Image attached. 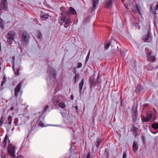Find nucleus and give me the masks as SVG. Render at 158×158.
I'll use <instances>...</instances> for the list:
<instances>
[{"instance_id":"1","label":"nucleus","mask_w":158,"mask_h":158,"mask_svg":"<svg viewBox=\"0 0 158 158\" xmlns=\"http://www.w3.org/2000/svg\"><path fill=\"white\" fill-rule=\"evenodd\" d=\"M48 77L47 79L48 84L49 85L53 86L55 84L56 77V72L52 69L50 68L48 69Z\"/></svg>"},{"instance_id":"2","label":"nucleus","mask_w":158,"mask_h":158,"mask_svg":"<svg viewBox=\"0 0 158 158\" xmlns=\"http://www.w3.org/2000/svg\"><path fill=\"white\" fill-rule=\"evenodd\" d=\"M30 39L29 34L26 31L23 32L21 36V43L24 46H27L29 43Z\"/></svg>"},{"instance_id":"3","label":"nucleus","mask_w":158,"mask_h":158,"mask_svg":"<svg viewBox=\"0 0 158 158\" xmlns=\"http://www.w3.org/2000/svg\"><path fill=\"white\" fill-rule=\"evenodd\" d=\"M89 82V85L91 88L94 86L96 84H100L101 82V80L100 76L98 75L96 80L94 76L92 75L90 78Z\"/></svg>"},{"instance_id":"4","label":"nucleus","mask_w":158,"mask_h":158,"mask_svg":"<svg viewBox=\"0 0 158 158\" xmlns=\"http://www.w3.org/2000/svg\"><path fill=\"white\" fill-rule=\"evenodd\" d=\"M147 116L146 117H144L143 120L145 122H148L149 121L150 119L152 118L154 121L156 118L153 113L152 111H148L147 113Z\"/></svg>"},{"instance_id":"5","label":"nucleus","mask_w":158,"mask_h":158,"mask_svg":"<svg viewBox=\"0 0 158 158\" xmlns=\"http://www.w3.org/2000/svg\"><path fill=\"white\" fill-rule=\"evenodd\" d=\"M8 148V153L12 157H14L15 156L16 148L12 144L9 143Z\"/></svg>"},{"instance_id":"6","label":"nucleus","mask_w":158,"mask_h":158,"mask_svg":"<svg viewBox=\"0 0 158 158\" xmlns=\"http://www.w3.org/2000/svg\"><path fill=\"white\" fill-rule=\"evenodd\" d=\"M131 112L132 113V120L133 123H135L136 122L138 116L137 106L134 105L133 106Z\"/></svg>"},{"instance_id":"7","label":"nucleus","mask_w":158,"mask_h":158,"mask_svg":"<svg viewBox=\"0 0 158 158\" xmlns=\"http://www.w3.org/2000/svg\"><path fill=\"white\" fill-rule=\"evenodd\" d=\"M7 7V0H1L0 4V11L2 10H6Z\"/></svg>"},{"instance_id":"8","label":"nucleus","mask_w":158,"mask_h":158,"mask_svg":"<svg viewBox=\"0 0 158 158\" xmlns=\"http://www.w3.org/2000/svg\"><path fill=\"white\" fill-rule=\"evenodd\" d=\"M152 127L153 130L152 129H150V131L153 133L155 134L158 132V123H153L152 124Z\"/></svg>"},{"instance_id":"9","label":"nucleus","mask_w":158,"mask_h":158,"mask_svg":"<svg viewBox=\"0 0 158 158\" xmlns=\"http://www.w3.org/2000/svg\"><path fill=\"white\" fill-rule=\"evenodd\" d=\"M142 39L144 42H149L151 41L152 40V37L149 31L148 32L147 35L143 36Z\"/></svg>"},{"instance_id":"10","label":"nucleus","mask_w":158,"mask_h":158,"mask_svg":"<svg viewBox=\"0 0 158 158\" xmlns=\"http://www.w3.org/2000/svg\"><path fill=\"white\" fill-rule=\"evenodd\" d=\"M21 86L22 83H19L17 85L15 88V93L16 97H17L19 95V93L21 89Z\"/></svg>"},{"instance_id":"11","label":"nucleus","mask_w":158,"mask_h":158,"mask_svg":"<svg viewBox=\"0 0 158 158\" xmlns=\"http://www.w3.org/2000/svg\"><path fill=\"white\" fill-rule=\"evenodd\" d=\"M131 131L135 137L138 135V128L135 126L134 124L132 125Z\"/></svg>"},{"instance_id":"12","label":"nucleus","mask_w":158,"mask_h":158,"mask_svg":"<svg viewBox=\"0 0 158 158\" xmlns=\"http://www.w3.org/2000/svg\"><path fill=\"white\" fill-rule=\"evenodd\" d=\"M12 59L13 60L12 61V63L13 64L12 65V68L14 71L15 72V73L18 76L19 75V69H16V70L15 69V57L14 56H13L12 57Z\"/></svg>"},{"instance_id":"13","label":"nucleus","mask_w":158,"mask_h":158,"mask_svg":"<svg viewBox=\"0 0 158 158\" xmlns=\"http://www.w3.org/2000/svg\"><path fill=\"white\" fill-rule=\"evenodd\" d=\"M114 0H105V7L109 8L111 7L112 4Z\"/></svg>"},{"instance_id":"14","label":"nucleus","mask_w":158,"mask_h":158,"mask_svg":"<svg viewBox=\"0 0 158 158\" xmlns=\"http://www.w3.org/2000/svg\"><path fill=\"white\" fill-rule=\"evenodd\" d=\"M76 14V12L75 9L71 7L69 8V10L67 13V15L68 16L72 15H75Z\"/></svg>"},{"instance_id":"15","label":"nucleus","mask_w":158,"mask_h":158,"mask_svg":"<svg viewBox=\"0 0 158 158\" xmlns=\"http://www.w3.org/2000/svg\"><path fill=\"white\" fill-rule=\"evenodd\" d=\"M152 52L151 51L148 52L147 53V56L150 60L154 61L155 60L156 58L154 55H152Z\"/></svg>"},{"instance_id":"16","label":"nucleus","mask_w":158,"mask_h":158,"mask_svg":"<svg viewBox=\"0 0 158 158\" xmlns=\"http://www.w3.org/2000/svg\"><path fill=\"white\" fill-rule=\"evenodd\" d=\"M15 32L13 31H11L8 32L7 37H10L14 39V37L15 36Z\"/></svg>"},{"instance_id":"17","label":"nucleus","mask_w":158,"mask_h":158,"mask_svg":"<svg viewBox=\"0 0 158 158\" xmlns=\"http://www.w3.org/2000/svg\"><path fill=\"white\" fill-rule=\"evenodd\" d=\"M7 135H6L5 136V137L4 138V139L2 143V146L3 148H5L7 144Z\"/></svg>"},{"instance_id":"18","label":"nucleus","mask_w":158,"mask_h":158,"mask_svg":"<svg viewBox=\"0 0 158 158\" xmlns=\"http://www.w3.org/2000/svg\"><path fill=\"white\" fill-rule=\"evenodd\" d=\"M84 79H83L81 82L79 83V92L81 94V93L82 87L84 85Z\"/></svg>"},{"instance_id":"19","label":"nucleus","mask_w":158,"mask_h":158,"mask_svg":"<svg viewBox=\"0 0 158 158\" xmlns=\"http://www.w3.org/2000/svg\"><path fill=\"white\" fill-rule=\"evenodd\" d=\"M138 147L137 145V142L134 141L133 144V150L134 152H136L138 150Z\"/></svg>"},{"instance_id":"20","label":"nucleus","mask_w":158,"mask_h":158,"mask_svg":"<svg viewBox=\"0 0 158 158\" xmlns=\"http://www.w3.org/2000/svg\"><path fill=\"white\" fill-rule=\"evenodd\" d=\"M102 142V139L99 138H97L96 139V141L95 143V145H96L97 148H98L100 144Z\"/></svg>"},{"instance_id":"21","label":"nucleus","mask_w":158,"mask_h":158,"mask_svg":"<svg viewBox=\"0 0 158 158\" xmlns=\"http://www.w3.org/2000/svg\"><path fill=\"white\" fill-rule=\"evenodd\" d=\"M80 77V75L79 73H77V74H75V76L74 77V83L76 84L77 83Z\"/></svg>"},{"instance_id":"22","label":"nucleus","mask_w":158,"mask_h":158,"mask_svg":"<svg viewBox=\"0 0 158 158\" xmlns=\"http://www.w3.org/2000/svg\"><path fill=\"white\" fill-rule=\"evenodd\" d=\"M143 87L141 86L140 85H137L136 89L135 90V91L136 92H138L139 91H142L143 90Z\"/></svg>"},{"instance_id":"23","label":"nucleus","mask_w":158,"mask_h":158,"mask_svg":"<svg viewBox=\"0 0 158 158\" xmlns=\"http://www.w3.org/2000/svg\"><path fill=\"white\" fill-rule=\"evenodd\" d=\"M93 1V7L96 9V6L98 5L99 3V0H92Z\"/></svg>"},{"instance_id":"24","label":"nucleus","mask_w":158,"mask_h":158,"mask_svg":"<svg viewBox=\"0 0 158 158\" xmlns=\"http://www.w3.org/2000/svg\"><path fill=\"white\" fill-rule=\"evenodd\" d=\"M6 81V78L5 76L4 75L3 77L1 85V87L3 86L4 84H5Z\"/></svg>"},{"instance_id":"25","label":"nucleus","mask_w":158,"mask_h":158,"mask_svg":"<svg viewBox=\"0 0 158 158\" xmlns=\"http://www.w3.org/2000/svg\"><path fill=\"white\" fill-rule=\"evenodd\" d=\"M7 42L9 44H11L14 41V39L10 37H7Z\"/></svg>"},{"instance_id":"26","label":"nucleus","mask_w":158,"mask_h":158,"mask_svg":"<svg viewBox=\"0 0 158 158\" xmlns=\"http://www.w3.org/2000/svg\"><path fill=\"white\" fill-rule=\"evenodd\" d=\"M49 16V15L48 14H44V15H41L40 16V17L43 20H45L47 19L48 18Z\"/></svg>"},{"instance_id":"27","label":"nucleus","mask_w":158,"mask_h":158,"mask_svg":"<svg viewBox=\"0 0 158 158\" xmlns=\"http://www.w3.org/2000/svg\"><path fill=\"white\" fill-rule=\"evenodd\" d=\"M70 22V19L69 18H67L66 20V21L65 22V25H64V27L67 28L68 27V26H69V25H68L69 24Z\"/></svg>"},{"instance_id":"28","label":"nucleus","mask_w":158,"mask_h":158,"mask_svg":"<svg viewBox=\"0 0 158 158\" xmlns=\"http://www.w3.org/2000/svg\"><path fill=\"white\" fill-rule=\"evenodd\" d=\"M42 38V35L40 31L37 32V35L36 36V38L37 39H41Z\"/></svg>"},{"instance_id":"29","label":"nucleus","mask_w":158,"mask_h":158,"mask_svg":"<svg viewBox=\"0 0 158 158\" xmlns=\"http://www.w3.org/2000/svg\"><path fill=\"white\" fill-rule=\"evenodd\" d=\"M110 42H108L105 44L104 48L106 49H107L110 45Z\"/></svg>"},{"instance_id":"30","label":"nucleus","mask_w":158,"mask_h":158,"mask_svg":"<svg viewBox=\"0 0 158 158\" xmlns=\"http://www.w3.org/2000/svg\"><path fill=\"white\" fill-rule=\"evenodd\" d=\"M3 23V20L0 18V27L2 29H3L4 28Z\"/></svg>"},{"instance_id":"31","label":"nucleus","mask_w":158,"mask_h":158,"mask_svg":"<svg viewBox=\"0 0 158 158\" xmlns=\"http://www.w3.org/2000/svg\"><path fill=\"white\" fill-rule=\"evenodd\" d=\"M12 117L10 115L9 116L8 118V123L9 124H11L12 122Z\"/></svg>"},{"instance_id":"32","label":"nucleus","mask_w":158,"mask_h":158,"mask_svg":"<svg viewBox=\"0 0 158 158\" xmlns=\"http://www.w3.org/2000/svg\"><path fill=\"white\" fill-rule=\"evenodd\" d=\"M65 105L64 103L61 102L59 104V106L61 108H64L65 107Z\"/></svg>"},{"instance_id":"33","label":"nucleus","mask_w":158,"mask_h":158,"mask_svg":"<svg viewBox=\"0 0 158 158\" xmlns=\"http://www.w3.org/2000/svg\"><path fill=\"white\" fill-rule=\"evenodd\" d=\"M4 121L3 117L2 116L0 119V126H2Z\"/></svg>"},{"instance_id":"34","label":"nucleus","mask_w":158,"mask_h":158,"mask_svg":"<svg viewBox=\"0 0 158 158\" xmlns=\"http://www.w3.org/2000/svg\"><path fill=\"white\" fill-rule=\"evenodd\" d=\"M90 50L89 51V52H88V54L86 57V59H85L86 62H87L89 60V56L90 55Z\"/></svg>"},{"instance_id":"35","label":"nucleus","mask_w":158,"mask_h":158,"mask_svg":"<svg viewBox=\"0 0 158 158\" xmlns=\"http://www.w3.org/2000/svg\"><path fill=\"white\" fill-rule=\"evenodd\" d=\"M136 9H137V10L139 12V14L140 15H141V13L140 12L139 9V8L137 4H136Z\"/></svg>"},{"instance_id":"36","label":"nucleus","mask_w":158,"mask_h":158,"mask_svg":"<svg viewBox=\"0 0 158 158\" xmlns=\"http://www.w3.org/2000/svg\"><path fill=\"white\" fill-rule=\"evenodd\" d=\"M82 63H78V65H77V68H80L82 66Z\"/></svg>"},{"instance_id":"37","label":"nucleus","mask_w":158,"mask_h":158,"mask_svg":"<svg viewBox=\"0 0 158 158\" xmlns=\"http://www.w3.org/2000/svg\"><path fill=\"white\" fill-rule=\"evenodd\" d=\"M127 157V154L126 152H124L123 153V156L122 158H126Z\"/></svg>"},{"instance_id":"38","label":"nucleus","mask_w":158,"mask_h":158,"mask_svg":"<svg viewBox=\"0 0 158 158\" xmlns=\"http://www.w3.org/2000/svg\"><path fill=\"white\" fill-rule=\"evenodd\" d=\"M49 107V106L48 105H46L44 108V111H43V112L46 111V110H47L48 108Z\"/></svg>"},{"instance_id":"39","label":"nucleus","mask_w":158,"mask_h":158,"mask_svg":"<svg viewBox=\"0 0 158 158\" xmlns=\"http://www.w3.org/2000/svg\"><path fill=\"white\" fill-rule=\"evenodd\" d=\"M92 158V156H90V152H89L88 153L87 158Z\"/></svg>"},{"instance_id":"40","label":"nucleus","mask_w":158,"mask_h":158,"mask_svg":"<svg viewBox=\"0 0 158 158\" xmlns=\"http://www.w3.org/2000/svg\"><path fill=\"white\" fill-rule=\"evenodd\" d=\"M17 123H18V119L16 118H15V119L14 120V123L16 125L17 124Z\"/></svg>"},{"instance_id":"41","label":"nucleus","mask_w":158,"mask_h":158,"mask_svg":"<svg viewBox=\"0 0 158 158\" xmlns=\"http://www.w3.org/2000/svg\"><path fill=\"white\" fill-rule=\"evenodd\" d=\"M105 153H106V154L107 156H109L108 152L107 151L106 149L105 150Z\"/></svg>"},{"instance_id":"42","label":"nucleus","mask_w":158,"mask_h":158,"mask_svg":"<svg viewBox=\"0 0 158 158\" xmlns=\"http://www.w3.org/2000/svg\"><path fill=\"white\" fill-rule=\"evenodd\" d=\"M39 124L40 126H41L42 127H43L44 126V124L42 122L40 123Z\"/></svg>"},{"instance_id":"43","label":"nucleus","mask_w":158,"mask_h":158,"mask_svg":"<svg viewBox=\"0 0 158 158\" xmlns=\"http://www.w3.org/2000/svg\"><path fill=\"white\" fill-rule=\"evenodd\" d=\"M66 17H67L66 16H62V18H63V19H64V21L65 20V19H66Z\"/></svg>"},{"instance_id":"44","label":"nucleus","mask_w":158,"mask_h":158,"mask_svg":"<svg viewBox=\"0 0 158 158\" xmlns=\"http://www.w3.org/2000/svg\"><path fill=\"white\" fill-rule=\"evenodd\" d=\"M1 158H6V156L5 155H1Z\"/></svg>"},{"instance_id":"45","label":"nucleus","mask_w":158,"mask_h":158,"mask_svg":"<svg viewBox=\"0 0 158 158\" xmlns=\"http://www.w3.org/2000/svg\"><path fill=\"white\" fill-rule=\"evenodd\" d=\"M73 94H72L70 96V98L72 100H73Z\"/></svg>"},{"instance_id":"46","label":"nucleus","mask_w":158,"mask_h":158,"mask_svg":"<svg viewBox=\"0 0 158 158\" xmlns=\"http://www.w3.org/2000/svg\"><path fill=\"white\" fill-rule=\"evenodd\" d=\"M64 19H63V18H62L61 19V23H63L65 21H64Z\"/></svg>"},{"instance_id":"47","label":"nucleus","mask_w":158,"mask_h":158,"mask_svg":"<svg viewBox=\"0 0 158 158\" xmlns=\"http://www.w3.org/2000/svg\"><path fill=\"white\" fill-rule=\"evenodd\" d=\"M10 110H14V108L13 106H11V107L10 108Z\"/></svg>"},{"instance_id":"48","label":"nucleus","mask_w":158,"mask_h":158,"mask_svg":"<svg viewBox=\"0 0 158 158\" xmlns=\"http://www.w3.org/2000/svg\"><path fill=\"white\" fill-rule=\"evenodd\" d=\"M152 6H150V10H152Z\"/></svg>"},{"instance_id":"49","label":"nucleus","mask_w":158,"mask_h":158,"mask_svg":"<svg viewBox=\"0 0 158 158\" xmlns=\"http://www.w3.org/2000/svg\"><path fill=\"white\" fill-rule=\"evenodd\" d=\"M75 107L76 109H78V106H75Z\"/></svg>"},{"instance_id":"50","label":"nucleus","mask_w":158,"mask_h":158,"mask_svg":"<svg viewBox=\"0 0 158 158\" xmlns=\"http://www.w3.org/2000/svg\"><path fill=\"white\" fill-rule=\"evenodd\" d=\"M1 65V63L0 62V66ZM1 69V67L0 66V69Z\"/></svg>"},{"instance_id":"51","label":"nucleus","mask_w":158,"mask_h":158,"mask_svg":"<svg viewBox=\"0 0 158 158\" xmlns=\"http://www.w3.org/2000/svg\"><path fill=\"white\" fill-rule=\"evenodd\" d=\"M154 110V111H155V112L156 113V110H155V109Z\"/></svg>"},{"instance_id":"52","label":"nucleus","mask_w":158,"mask_h":158,"mask_svg":"<svg viewBox=\"0 0 158 158\" xmlns=\"http://www.w3.org/2000/svg\"><path fill=\"white\" fill-rule=\"evenodd\" d=\"M56 102L57 103L58 102H59V101L58 100H56Z\"/></svg>"},{"instance_id":"53","label":"nucleus","mask_w":158,"mask_h":158,"mask_svg":"<svg viewBox=\"0 0 158 158\" xmlns=\"http://www.w3.org/2000/svg\"><path fill=\"white\" fill-rule=\"evenodd\" d=\"M71 149H72V147H71L70 148V150H71Z\"/></svg>"},{"instance_id":"54","label":"nucleus","mask_w":158,"mask_h":158,"mask_svg":"<svg viewBox=\"0 0 158 158\" xmlns=\"http://www.w3.org/2000/svg\"><path fill=\"white\" fill-rule=\"evenodd\" d=\"M10 142V140H9V143Z\"/></svg>"},{"instance_id":"55","label":"nucleus","mask_w":158,"mask_h":158,"mask_svg":"<svg viewBox=\"0 0 158 158\" xmlns=\"http://www.w3.org/2000/svg\"><path fill=\"white\" fill-rule=\"evenodd\" d=\"M62 115V113H61Z\"/></svg>"},{"instance_id":"56","label":"nucleus","mask_w":158,"mask_h":158,"mask_svg":"<svg viewBox=\"0 0 158 158\" xmlns=\"http://www.w3.org/2000/svg\"><path fill=\"white\" fill-rule=\"evenodd\" d=\"M146 105L148 106V104H146Z\"/></svg>"}]
</instances>
